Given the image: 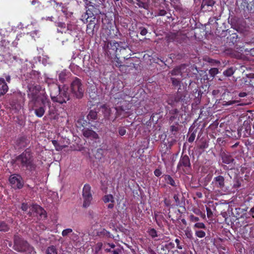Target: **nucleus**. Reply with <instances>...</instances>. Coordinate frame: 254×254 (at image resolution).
<instances>
[{
    "instance_id": "f257e3e1",
    "label": "nucleus",
    "mask_w": 254,
    "mask_h": 254,
    "mask_svg": "<svg viewBox=\"0 0 254 254\" xmlns=\"http://www.w3.org/2000/svg\"><path fill=\"white\" fill-rule=\"evenodd\" d=\"M188 98L184 93H181L179 90L177 93L173 95H170L167 100L169 105H170L172 109L169 107H166L168 115H169V123L170 124L173 123L175 120L179 123L180 118L182 115L179 113L178 108H182L183 106L188 104Z\"/></svg>"
},
{
    "instance_id": "f03ea898",
    "label": "nucleus",
    "mask_w": 254,
    "mask_h": 254,
    "mask_svg": "<svg viewBox=\"0 0 254 254\" xmlns=\"http://www.w3.org/2000/svg\"><path fill=\"white\" fill-rule=\"evenodd\" d=\"M103 50L109 58L119 59L120 58L125 59L127 57L125 54L127 49L129 48L127 42L125 41L118 42L106 38V40H103Z\"/></svg>"
},
{
    "instance_id": "7ed1b4c3",
    "label": "nucleus",
    "mask_w": 254,
    "mask_h": 254,
    "mask_svg": "<svg viewBox=\"0 0 254 254\" xmlns=\"http://www.w3.org/2000/svg\"><path fill=\"white\" fill-rule=\"evenodd\" d=\"M13 163L19 167L33 173L36 171L37 165L34 161L33 153L29 148L26 149L22 153L13 160Z\"/></svg>"
},
{
    "instance_id": "20e7f679",
    "label": "nucleus",
    "mask_w": 254,
    "mask_h": 254,
    "mask_svg": "<svg viewBox=\"0 0 254 254\" xmlns=\"http://www.w3.org/2000/svg\"><path fill=\"white\" fill-rule=\"evenodd\" d=\"M50 96L53 102L63 104L69 100L67 88L63 87L61 89L59 85L54 83L50 86Z\"/></svg>"
},
{
    "instance_id": "39448f33",
    "label": "nucleus",
    "mask_w": 254,
    "mask_h": 254,
    "mask_svg": "<svg viewBox=\"0 0 254 254\" xmlns=\"http://www.w3.org/2000/svg\"><path fill=\"white\" fill-rule=\"evenodd\" d=\"M28 97L29 99V104L41 103L44 106H50L51 102L47 95L42 93L37 86L29 88Z\"/></svg>"
},
{
    "instance_id": "423d86ee",
    "label": "nucleus",
    "mask_w": 254,
    "mask_h": 254,
    "mask_svg": "<svg viewBox=\"0 0 254 254\" xmlns=\"http://www.w3.org/2000/svg\"><path fill=\"white\" fill-rule=\"evenodd\" d=\"M13 249L15 251L24 254H35L34 248L23 238L15 235L13 238Z\"/></svg>"
},
{
    "instance_id": "0eeeda50",
    "label": "nucleus",
    "mask_w": 254,
    "mask_h": 254,
    "mask_svg": "<svg viewBox=\"0 0 254 254\" xmlns=\"http://www.w3.org/2000/svg\"><path fill=\"white\" fill-rule=\"evenodd\" d=\"M177 170L178 172L186 174H190L191 173L192 167L190 158L188 155L182 154L177 166Z\"/></svg>"
},
{
    "instance_id": "6e6552de",
    "label": "nucleus",
    "mask_w": 254,
    "mask_h": 254,
    "mask_svg": "<svg viewBox=\"0 0 254 254\" xmlns=\"http://www.w3.org/2000/svg\"><path fill=\"white\" fill-rule=\"evenodd\" d=\"M70 88L72 93L77 98L81 99L82 98L84 89L80 79L75 77L71 83Z\"/></svg>"
},
{
    "instance_id": "1a4fd4ad",
    "label": "nucleus",
    "mask_w": 254,
    "mask_h": 254,
    "mask_svg": "<svg viewBox=\"0 0 254 254\" xmlns=\"http://www.w3.org/2000/svg\"><path fill=\"white\" fill-rule=\"evenodd\" d=\"M82 197L83 198L82 206L84 208H87L90 205L93 198L91 193V188L88 184H85L83 188Z\"/></svg>"
},
{
    "instance_id": "9d476101",
    "label": "nucleus",
    "mask_w": 254,
    "mask_h": 254,
    "mask_svg": "<svg viewBox=\"0 0 254 254\" xmlns=\"http://www.w3.org/2000/svg\"><path fill=\"white\" fill-rule=\"evenodd\" d=\"M86 8H90L91 10H100V8H104L105 7V0H83Z\"/></svg>"
},
{
    "instance_id": "9b49d317",
    "label": "nucleus",
    "mask_w": 254,
    "mask_h": 254,
    "mask_svg": "<svg viewBox=\"0 0 254 254\" xmlns=\"http://www.w3.org/2000/svg\"><path fill=\"white\" fill-rule=\"evenodd\" d=\"M9 181L14 188L20 189L23 187V179L19 174H14L10 175Z\"/></svg>"
},
{
    "instance_id": "f8f14e48",
    "label": "nucleus",
    "mask_w": 254,
    "mask_h": 254,
    "mask_svg": "<svg viewBox=\"0 0 254 254\" xmlns=\"http://www.w3.org/2000/svg\"><path fill=\"white\" fill-rule=\"evenodd\" d=\"M31 210L35 214V216L37 217L39 220H44L47 217V212L45 209L38 204L32 205Z\"/></svg>"
},
{
    "instance_id": "ddd939ff",
    "label": "nucleus",
    "mask_w": 254,
    "mask_h": 254,
    "mask_svg": "<svg viewBox=\"0 0 254 254\" xmlns=\"http://www.w3.org/2000/svg\"><path fill=\"white\" fill-rule=\"evenodd\" d=\"M196 122H195L192 125L190 126L189 130V134H190V136L188 139V141L190 143L192 142L196 136V133L199 130V132L198 134V137H199L200 135V132L201 131L202 128H199V127H196L197 124H195Z\"/></svg>"
},
{
    "instance_id": "4468645a",
    "label": "nucleus",
    "mask_w": 254,
    "mask_h": 254,
    "mask_svg": "<svg viewBox=\"0 0 254 254\" xmlns=\"http://www.w3.org/2000/svg\"><path fill=\"white\" fill-rule=\"evenodd\" d=\"M101 13L100 10H94V11L91 10L90 8H87L86 12L84 13L81 17V20L84 23H87L88 22V19L91 18L95 20V15Z\"/></svg>"
},
{
    "instance_id": "2eb2a0df",
    "label": "nucleus",
    "mask_w": 254,
    "mask_h": 254,
    "mask_svg": "<svg viewBox=\"0 0 254 254\" xmlns=\"http://www.w3.org/2000/svg\"><path fill=\"white\" fill-rule=\"evenodd\" d=\"M15 146L19 149L26 147L29 144V141L25 135H19L14 140Z\"/></svg>"
},
{
    "instance_id": "dca6fc26",
    "label": "nucleus",
    "mask_w": 254,
    "mask_h": 254,
    "mask_svg": "<svg viewBox=\"0 0 254 254\" xmlns=\"http://www.w3.org/2000/svg\"><path fill=\"white\" fill-rule=\"evenodd\" d=\"M113 97L115 100V102L118 104L119 102L128 101L131 97L129 95L126 93L124 91H121L116 93L113 95Z\"/></svg>"
},
{
    "instance_id": "f3484780",
    "label": "nucleus",
    "mask_w": 254,
    "mask_h": 254,
    "mask_svg": "<svg viewBox=\"0 0 254 254\" xmlns=\"http://www.w3.org/2000/svg\"><path fill=\"white\" fill-rule=\"evenodd\" d=\"M45 106L43 104L39 106L38 103H34L32 104L31 109L34 111V114L36 117L41 118L45 113Z\"/></svg>"
},
{
    "instance_id": "a211bd4d",
    "label": "nucleus",
    "mask_w": 254,
    "mask_h": 254,
    "mask_svg": "<svg viewBox=\"0 0 254 254\" xmlns=\"http://www.w3.org/2000/svg\"><path fill=\"white\" fill-rule=\"evenodd\" d=\"M212 183L215 187L222 190L225 187V178L221 175L215 177Z\"/></svg>"
},
{
    "instance_id": "6ab92c4d",
    "label": "nucleus",
    "mask_w": 254,
    "mask_h": 254,
    "mask_svg": "<svg viewBox=\"0 0 254 254\" xmlns=\"http://www.w3.org/2000/svg\"><path fill=\"white\" fill-rule=\"evenodd\" d=\"M82 133L85 137L91 140H96L99 138V135L95 131L88 128H83Z\"/></svg>"
},
{
    "instance_id": "aec40b11",
    "label": "nucleus",
    "mask_w": 254,
    "mask_h": 254,
    "mask_svg": "<svg viewBox=\"0 0 254 254\" xmlns=\"http://www.w3.org/2000/svg\"><path fill=\"white\" fill-rule=\"evenodd\" d=\"M215 3V1L214 0H203L201 8L204 11H211Z\"/></svg>"
},
{
    "instance_id": "412c9836",
    "label": "nucleus",
    "mask_w": 254,
    "mask_h": 254,
    "mask_svg": "<svg viewBox=\"0 0 254 254\" xmlns=\"http://www.w3.org/2000/svg\"><path fill=\"white\" fill-rule=\"evenodd\" d=\"M95 20L90 19L89 23L87 25L86 33L90 36H93L95 33V28L96 24L94 22Z\"/></svg>"
},
{
    "instance_id": "4be33fe9",
    "label": "nucleus",
    "mask_w": 254,
    "mask_h": 254,
    "mask_svg": "<svg viewBox=\"0 0 254 254\" xmlns=\"http://www.w3.org/2000/svg\"><path fill=\"white\" fill-rule=\"evenodd\" d=\"M190 64H181L180 66H177L174 68L171 72L172 75H182V70L186 68L187 67L189 66Z\"/></svg>"
},
{
    "instance_id": "5701e85b",
    "label": "nucleus",
    "mask_w": 254,
    "mask_h": 254,
    "mask_svg": "<svg viewBox=\"0 0 254 254\" xmlns=\"http://www.w3.org/2000/svg\"><path fill=\"white\" fill-rule=\"evenodd\" d=\"M8 87L3 78L0 77V97L6 94Z\"/></svg>"
},
{
    "instance_id": "b1692460",
    "label": "nucleus",
    "mask_w": 254,
    "mask_h": 254,
    "mask_svg": "<svg viewBox=\"0 0 254 254\" xmlns=\"http://www.w3.org/2000/svg\"><path fill=\"white\" fill-rule=\"evenodd\" d=\"M221 158L222 162L225 164H230L234 161L233 157L228 153H222L221 154Z\"/></svg>"
},
{
    "instance_id": "393cba45",
    "label": "nucleus",
    "mask_w": 254,
    "mask_h": 254,
    "mask_svg": "<svg viewBox=\"0 0 254 254\" xmlns=\"http://www.w3.org/2000/svg\"><path fill=\"white\" fill-rule=\"evenodd\" d=\"M49 59V58L47 56L42 55V56L34 58V62L36 63H39L44 64L47 63Z\"/></svg>"
},
{
    "instance_id": "a878e982",
    "label": "nucleus",
    "mask_w": 254,
    "mask_h": 254,
    "mask_svg": "<svg viewBox=\"0 0 254 254\" xmlns=\"http://www.w3.org/2000/svg\"><path fill=\"white\" fill-rule=\"evenodd\" d=\"M179 123L178 122H175V124L171 125L169 128L170 133L173 135H176L179 131Z\"/></svg>"
},
{
    "instance_id": "bb28decb",
    "label": "nucleus",
    "mask_w": 254,
    "mask_h": 254,
    "mask_svg": "<svg viewBox=\"0 0 254 254\" xmlns=\"http://www.w3.org/2000/svg\"><path fill=\"white\" fill-rule=\"evenodd\" d=\"M98 118L97 112L91 110L87 116V119L90 122H93Z\"/></svg>"
},
{
    "instance_id": "cd10ccee",
    "label": "nucleus",
    "mask_w": 254,
    "mask_h": 254,
    "mask_svg": "<svg viewBox=\"0 0 254 254\" xmlns=\"http://www.w3.org/2000/svg\"><path fill=\"white\" fill-rule=\"evenodd\" d=\"M113 37L112 34V30L109 28L104 29L102 32V38L103 40H106V38H111Z\"/></svg>"
},
{
    "instance_id": "c85d7f7f",
    "label": "nucleus",
    "mask_w": 254,
    "mask_h": 254,
    "mask_svg": "<svg viewBox=\"0 0 254 254\" xmlns=\"http://www.w3.org/2000/svg\"><path fill=\"white\" fill-rule=\"evenodd\" d=\"M178 36V33H170L166 36L167 41L168 42L177 41Z\"/></svg>"
},
{
    "instance_id": "c756f323",
    "label": "nucleus",
    "mask_w": 254,
    "mask_h": 254,
    "mask_svg": "<svg viewBox=\"0 0 254 254\" xmlns=\"http://www.w3.org/2000/svg\"><path fill=\"white\" fill-rule=\"evenodd\" d=\"M164 179L166 183L172 187H176L177 185L174 179L169 175H164Z\"/></svg>"
},
{
    "instance_id": "7c9ffc66",
    "label": "nucleus",
    "mask_w": 254,
    "mask_h": 254,
    "mask_svg": "<svg viewBox=\"0 0 254 254\" xmlns=\"http://www.w3.org/2000/svg\"><path fill=\"white\" fill-rule=\"evenodd\" d=\"M69 74V73L68 72H66V70L62 71L59 74V80L62 83L64 82L65 81L66 78H67L68 77Z\"/></svg>"
},
{
    "instance_id": "2f4dec72",
    "label": "nucleus",
    "mask_w": 254,
    "mask_h": 254,
    "mask_svg": "<svg viewBox=\"0 0 254 254\" xmlns=\"http://www.w3.org/2000/svg\"><path fill=\"white\" fill-rule=\"evenodd\" d=\"M10 229L8 224L4 221H0V232H6Z\"/></svg>"
},
{
    "instance_id": "473e14b6",
    "label": "nucleus",
    "mask_w": 254,
    "mask_h": 254,
    "mask_svg": "<svg viewBox=\"0 0 254 254\" xmlns=\"http://www.w3.org/2000/svg\"><path fill=\"white\" fill-rule=\"evenodd\" d=\"M97 236L102 237L105 236L108 238H113V235L111 234L110 232L106 230L105 229H102L100 231H98Z\"/></svg>"
},
{
    "instance_id": "72a5a7b5",
    "label": "nucleus",
    "mask_w": 254,
    "mask_h": 254,
    "mask_svg": "<svg viewBox=\"0 0 254 254\" xmlns=\"http://www.w3.org/2000/svg\"><path fill=\"white\" fill-rule=\"evenodd\" d=\"M170 253V250L168 247L165 245H161L159 249V254H169Z\"/></svg>"
},
{
    "instance_id": "f704fd0d",
    "label": "nucleus",
    "mask_w": 254,
    "mask_h": 254,
    "mask_svg": "<svg viewBox=\"0 0 254 254\" xmlns=\"http://www.w3.org/2000/svg\"><path fill=\"white\" fill-rule=\"evenodd\" d=\"M57 31L58 32H60L61 33H66V24L64 22H58L57 23Z\"/></svg>"
},
{
    "instance_id": "c9c22d12",
    "label": "nucleus",
    "mask_w": 254,
    "mask_h": 254,
    "mask_svg": "<svg viewBox=\"0 0 254 254\" xmlns=\"http://www.w3.org/2000/svg\"><path fill=\"white\" fill-rule=\"evenodd\" d=\"M154 218L156 223L159 227H161L162 226L161 222L162 220L167 222L166 220L164 218L162 215L159 216L158 214L155 213L154 214Z\"/></svg>"
},
{
    "instance_id": "e433bc0d",
    "label": "nucleus",
    "mask_w": 254,
    "mask_h": 254,
    "mask_svg": "<svg viewBox=\"0 0 254 254\" xmlns=\"http://www.w3.org/2000/svg\"><path fill=\"white\" fill-rule=\"evenodd\" d=\"M243 180L239 178H236L234 180V184L232 188L237 190L241 186Z\"/></svg>"
},
{
    "instance_id": "4c0bfd02",
    "label": "nucleus",
    "mask_w": 254,
    "mask_h": 254,
    "mask_svg": "<svg viewBox=\"0 0 254 254\" xmlns=\"http://www.w3.org/2000/svg\"><path fill=\"white\" fill-rule=\"evenodd\" d=\"M46 254H58V251L54 246L48 247L46 251Z\"/></svg>"
},
{
    "instance_id": "58836bf2",
    "label": "nucleus",
    "mask_w": 254,
    "mask_h": 254,
    "mask_svg": "<svg viewBox=\"0 0 254 254\" xmlns=\"http://www.w3.org/2000/svg\"><path fill=\"white\" fill-rule=\"evenodd\" d=\"M136 2L135 3L139 7L143 8L145 9H148L149 8V4L146 2H143L140 0H135Z\"/></svg>"
},
{
    "instance_id": "ea45409f",
    "label": "nucleus",
    "mask_w": 254,
    "mask_h": 254,
    "mask_svg": "<svg viewBox=\"0 0 254 254\" xmlns=\"http://www.w3.org/2000/svg\"><path fill=\"white\" fill-rule=\"evenodd\" d=\"M235 71V68L233 67L228 68L226 70H224L223 74L227 76H231L233 74Z\"/></svg>"
},
{
    "instance_id": "a19ab883",
    "label": "nucleus",
    "mask_w": 254,
    "mask_h": 254,
    "mask_svg": "<svg viewBox=\"0 0 254 254\" xmlns=\"http://www.w3.org/2000/svg\"><path fill=\"white\" fill-rule=\"evenodd\" d=\"M90 98L95 102L97 104L99 103L100 100L99 96L95 92H92L89 94Z\"/></svg>"
},
{
    "instance_id": "79ce46f5",
    "label": "nucleus",
    "mask_w": 254,
    "mask_h": 254,
    "mask_svg": "<svg viewBox=\"0 0 254 254\" xmlns=\"http://www.w3.org/2000/svg\"><path fill=\"white\" fill-rule=\"evenodd\" d=\"M101 108L104 109V114L105 117H109L111 114V109L106 105H103Z\"/></svg>"
},
{
    "instance_id": "37998d69",
    "label": "nucleus",
    "mask_w": 254,
    "mask_h": 254,
    "mask_svg": "<svg viewBox=\"0 0 254 254\" xmlns=\"http://www.w3.org/2000/svg\"><path fill=\"white\" fill-rule=\"evenodd\" d=\"M249 1V3L247 1L246 8L248 11L252 12V11H254V0H252V1Z\"/></svg>"
},
{
    "instance_id": "c03bdc74",
    "label": "nucleus",
    "mask_w": 254,
    "mask_h": 254,
    "mask_svg": "<svg viewBox=\"0 0 254 254\" xmlns=\"http://www.w3.org/2000/svg\"><path fill=\"white\" fill-rule=\"evenodd\" d=\"M227 39L230 42H231L234 45L237 42L238 35L236 33L232 34Z\"/></svg>"
},
{
    "instance_id": "a18cd8bd",
    "label": "nucleus",
    "mask_w": 254,
    "mask_h": 254,
    "mask_svg": "<svg viewBox=\"0 0 254 254\" xmlns=\"http://www.w3.org/2000/svg\"><path fill=\"white\" fill-rule=\"evenodd\" d=\"M103 200L104 201V202L105 203H108L109 201H111L112 202H114V197H113V195H112V194L105 195L103 197Z\"/></svg>"
},
{
    "instance_id": "49530a36",
    "label": "nucleus",
    "mask_w": 254,
    "mask_h": 254,
    "mask_svg": "<svg viewBox=\"0 0 254 254\" xmlns=\"http://www.w3.org/2000/svg\"><path fill=\"white\" fill-rule=\"evenodd\" d=\"M170 79L172 81V85L174 86L177 87V86H180V83L181 82L180 79L176 78L175 77H171Z\"/></svg>"
},
{
    "instance_id": "de8ad7c7",
    "label": "nucleus",
    "mask_w": 254,
    "mask_h": 254,
    "mask_svg": "<svg viewBox=\"0 0 254 254\" xmlns=\"http://www.w3.org/2000/svg\"><path fill=\"white\" fill-rule=\"evenodd\" d=\"M148 233L152 238H156L158 236L157 232L154 228H150L148 230Z\"/></svg>"
},
{
    "instance_id": "09e8293b",
    "label": "nucleus",
    "mask_w": 254,
    "mask_h": 254,
    "mask_svg": "<svg viewBox=\"0 0 254 254\" xmlns=\"http://www.w3.org/2000/svg\"><path fill=\"white\" fill-rule=\"evenodd\" d=\"M193 229L195 230V229H206V227L205 225L202 222H197L193 226Z\"/></svg>"
},
{
    "instance_id": "8fccbe9b",
    "label": "nucleus",
    "mask_w": 254,
    "mask_h": 254,
    "mask_svg": "<svg viewBox=\"0 0 254 254\" xmlns=\"http://www.w3.org/2000/svg\"><path fill=\"white\" fill-rule=\"evenodd\" d=\"M195 235L197 237L199 238H202L205 236L206 233L202 230H195Z\"/></svg>"
},
{
    "instance_id": "3c124183",
    "label": "nucleus",
    "mask_w": 254,
    "mask_h": 254,
    "mask_svg": "<svg viewBox=\"0 0 254 254\" xmlns=\"http://www.w3.org/2000/svg\"><path fill=\"white\" fill-rule=\"evenodd\" d=\"M182 57H183V55L182 54H178V55H176L175 54H171L169 55V58L170 59L172 60V62H175L174 60L176 59L177 60L181 59L182 58Z\"/></svg>"
},
{
    "instance_id": "603ef678",
    "label": "nucleus",
    "mask_w": 254,
    "mask_h": 254,
    "mask_svg": "<svg viewBox=\"0 0 254 254\" xmlns=\"http://www.w3.org/2000/svg\"><path fill=\"white\" fill-rule=\"evenodd\" d=\"M77 124L80 125L82 127H84L87 126L88 124H90V121H89V120L87 121L83 119H79L77 121Z\"/></svg>"
},
{
    "instance_id": "864d4df0",
    "label": "nucleus",
    "mask_w": 254,
    "mask_h": 254,
    "mask_svg": "<svg viewBox=\"0 0 254 254\" xmlns=\"http://www.w3.org/2000/svg\"><path fill=\"white\" fill-rule=\"evenodd\" d=\"M193 211L195 214L199 215L202 219H205V214L202 212L199 209H194Z\"/></svg>"
},
{
    "instance_id": "5fc2aeb1",
    "label": "nucleus",
    "mask_w": 254,
    "mask_h": 254,
    "mask_svg": "<svg viewBox=\"0 0 254 254\" xmlns=\"http://www.w3.org/2000/svg\"><path fill=\"white\" fill-rule=\"evenodd\" d=\"M175 213L177 214V216L176 218V220H179L181 219V212L180 209H177L175 210ZM171 220L173 221V223L175 222V219L172 218Z\"/></svg>"
},
{
    "instance_id": "6e6d98bb",
    "label": "nucleus",
    "mask_w": 254,
    "mask_h": 254,
    "mask_svg": "<svg viewBox=\"0 0 254 254\" xmlns=\"http://www.w3.org/2000/svg\"><path fill=\"white\" fill-rule=\"evenodd\" d=\"M59 5L60 7H61V11L63 12V13L65 14H67V8H66L65 6H64V4L61 2V3H57V6Z\"/></svg>"
},
{
    "instance_id": "4d7b16f0",
    "label": "nucleus",
    "mask_w": 254,
    "mask_h": 254,
    "mask_svg": "<svg viewBox=\"0 0 254 254\" xmlns=\"http://www.w3.org/2000/svg\"><path fill=\"white\" fill-rule=\"evenodd\" d=\"M72 232V230L70 228H67L64 230L62 232L63 237H66Z\"/></svg>"
},
{
    "instance_id": "13d9d810",
    "label": "nucleus",
    "mask_w": 254,
    "mask_h": 254,
    "mask_svg": "<svg viewBox=\"0 0 254 254\" xmlns=\"http://www.w3.org/2000/svg\"><path fill=\"white\" fill-rule=\"evenodd\" d=\"M118 131L120 135L123 136L126 134L127 131L125 127H120L118 128Z\"/></svg>"
},
{
    "instance_id": "bf43d9fd",
    "label": "nucleus",
    "mask_w": 254,
    "mask_h": 254,
    "mask_svg": "<svg viewBox=\"0 0 254 254\" xmlns=\"http://www.w3.org/2000/svg\"><path fill=\"white\" fill-rule=\"evenodd\" d=\"M103 244L101 242H98L96 244L95 250L96 253H98L102 248Z\"/></svg>"
},
{
    "instance_id": "052dcab7",
    "label": "nucleus",
    "mask_w": 254,
    "mask_h": 254,
    "mask_svg": "<svg viewBox=\"0 0 254 254\" xmlns=\"http://www.w3.org/2000/svg\"><path fill=\"white\" fill-rule=\"evenodd\" d=\"M204 60L205 61L208 62L209 64H220V62L219 61H214V60H213L212 59H210L208 57H205L204 58Z\"/></svg>"
},
{
    "instance_id": "680f3d73",
    "label": "nucleus",
    "mask_w": 254,
    "mask_h": 254,
    "mask_svg": "<svg viewBox=\"0 0 254 254\" xmlns=\"http://www.w3.org/2000/svg\"><path fill=\"white\" fill-rule=\"evenodd\" d=\"M175 242L177 244V248L179 250H182L183 245L181 244L180 239L177 238L175 240Z\"/></svg>"
},
{
    "instance_id": "e2e57ef3",
    "label": "nucleus",
    "mask_w": 254,
    "mask_h": 254,
    "mask_svg": "<svg viewBox=\"0 0 254 254\" xmlns=\"http://www.w3.org/2000/svg\"><path fill=\"white\" fill-rule=\"evenodd\" d=\"M140 30V34L142 36H145L147 33L148 31L146 28L143 27H140L139 28Z\"/></svg>"
},
{
    "instance_id": "0e129e2a",
    "label": "nucleus",
    "mask_w": 254,
    "mask_h": 254,
    "mask_svg": "<svg viewBox=\"0 0 254 254\" xmlns=\"http://www.w3.org/2000/svg\"><path fill=\"white\" fill-rule=\"evenodd\" d=\"M206 210L207 217L208 218H212L213 216V213H212L211 209L209 207H206Z\"/></svg>"
},
{
    "instance_id": "69168bd1",
    "label": "nucleus",
    "mask_w": 254,
    "mask_h": 254,
    "mask_svg": "<svg viewBox=\"0 0 254 254\" xmlns=\"http://www.w3.org/2000/svg\"><path fill=\"white\" fill-rule=\"evenodd\" d=\"M39 31L38 30H34L31 32V35L35 39V38L39 37Z\"/></svg>"
},
{
    "instance_id": "338daca9",
    "label": "nucleus",
    "mask_w": 254,
    "mask_h": 254,
    "mask_svg": "<svg viewBox=\"0 0 254 254\" xmlns=\"http://www.w3.org/2000/svg\"><path fill=\"white\" fill-rule=\"evenodd\" d=\"M190 221L191 222H198L199 220V219L198 217L195 216L193 214H191L190 216Z\"/></svg>"
},
{
    "instance_id": "774afa93",
    "label": "nucleus",
    "mask_w": 254,
    "mask_h": 254,
    "mask_svg": "<svg viewBox=\"0 0 254 254\" xmlns=\"http://www.w3.org/2000/svg\"><path fill=\"white\" fill-rule=\"evenodd\" d=\"M154 174L155 176L159 177L162 174V172L160 169H156L154 171Z\"/></svg>"
}]
</instances>
